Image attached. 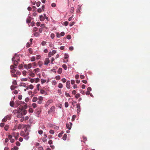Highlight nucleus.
Wrapping results in <instances>:
<instances>
[{"label": "nucleus", "mask_w": 150, "mask_h": 150, "mask_svg": "<svg viewBox=\"0 0 150 150\" xmlns=\"http://www.w3.org/2000/svg\"><path fill=\"white\" fill-rule=\"evenodd\" d=\"M19 137V133L18 132L16 133L13 132L12 133V134L8 136V138L10 140L11 143H13L14 142V140L12 138V137H14L16 140H17Z\"/></svg>", "instance_id": "f257e3e1"}, {"label": "nucleus", "mask_w": 150, "mask_h": 150, "mask_svg": "<svg viewBox=\"0 0 150 150\" xmlns=\"http://www.w3.org/2000/svg\"><path fill=\"white\" fill-rule=\"evenodd\" d=\"M10 69H11V75L13 77H16V70L15 69V68H16V67H15L13 65H11L10 66Z\"/></svg>", "instance_id": "f03ea898"}, {"label": "nucleus", "mask_w": 150, "mask_h": 150, "mask_svg": "<svg viewBox=\"0 0 150 150\" xmlns=\"http://www.w3.org/2000/svg\"><path fill=\"white\" fill-rule=\"evenodd\" d=\"M13 113L14 114H17L16 115L17 117L19 118H21L22 117V113H21V111L19 110H14L13 111Z\"/></svg>", "instance_id": "7ed1b4c3"}, {"label": "nucleus", "mask_w": 150, "mask_h": 150, "mask_svg": "<svg viewBox=\"0 0 150 150\" xmlns=\"http://www.w3.org/2000/svg\"><path fill=\"white\" fill-rule=\"evenodd\" d=\"M25 128H26V129H27V128L29 129V127L28 126H26ZM25 127L24 128V130L25 131V132L26 133V134H27V135L23 136V135H22V133H21V136H24V139H26V140H28L29 139V137L28 136V135H29V133H28V132H26V131H25Z\"/></svg>", "instance_id": "20e7f679"}, {"label": "nucleus", "mask_w": 150, "mask_h": 150, "mask_svg": "<svg viewBox=\"0 0 150 150\" xmlns=\"http://www.w3.org/2000/svg\"><path fill=\"white\" fill-rule=\"evenodd\" d=\"M40 81V79L38 78H31L30 79V81L31 83H33L34 82H35V83H37L38 82Z\"/></svg>", "instance_id": "39448f33"}, {"label": "nucleus", "mask_w": 150, "mask_h": 150, "mask_svg": "<svg viewBox=\"0 0 150 150\" xmlns=\"http://www.w3.org/2000/svg\"><path fill=\"white\" fill-rule=\"evenodd\" d=\"M40 21H42L44 20L45 18L47 19L48 18L46 16V14H44V16H43L42 15L40 16Z\"/></svg>", "instance_id": "423d86ee"}, {"label": "nucleus", "mask_w": 150, "mask_h": 150, "mask_svg": "<svg viewBox=\"0 0 150 150\" xmlns=\"http://www.w3.org/2000/svg\"><path fill=\"white\" fill-rule=\"evenodd\" d=\"M24 68L26 69H28L32 67V64L29 63L28 64H25L24 66Z\"/></svg>", "instance_id": "0eeeda50"}, {"label": "nucleus", "mask_w": 150, "mask_h": 150, "mask_svg": "<svg viewBox=\"0 0 150 150\" xmlns=\"http://www.w3.org/2000/svg\"><path fill=\"white\" fill-rule=\"evenodd\" d=\"M56 53V51L55 50H53L52 52H50L49 53L48 56L49 57H50Z\"/></svg>", "instance_id": "6e6552de"}, {"label": "nucleus", "mask_w": 150, "mask_h": 150, "mask_svg": "<svg viewBox=\"0 0 150 150\" xmlns=\"http://www.w3.org/2000/svg\"><path fill=\"white\" fill-rule=\"evenodd\" d=\"M72 124L71 123L69 122L66 124V127L69 130L70 129L72 126Z\"/></svg>", "instance_id": "1a4fd4ad"}, {"label": "nucleus", "mask_w": 150, "mask_h": 150, "mask_svg": "<svg viewBox=\"0 0 150 150\" xmlns=\"http://www.w3.org/2000/svg\"><path fill=\"white\" fill-rule=\"evenodd\" d=\"M50 60L49 58H46L45 59L44 64L47 65L50 63Z\"/></svg>", "instance_id": "9d476101"}, {"label": "nucleus", "mask_w": 150, "mask_h": 150, "mask_svg": "<svg viewBox=\"0 0 150 150\" xmlns=\"http://www.w3.org/2000/svg\"><path fill=\"white\" fill-rule=\"evenodd\" d=\"M38 103L40 104L42 103V101L43 100V98L42 96H39L38 97Z\"/></svg>", "instance_id": "9b49d317"}, {"label": "nucleus", "mask_w": 150, "mask_h": 150, "mask_svg": "<svg viewBox=\"0 0 150 150\" xmlns=\"http://www.w3.org/2000/svg\"><path fill=\"white\" fill-rule=\"evenodd\" d=\"M19 108V110L21 111V113H22V115H25L27 113V111L25 110H23V109H20V108Z\"/></svg>", "instance_id": "f8f14e48"}, {"label": "nucleus", "mask_w": 150, "mask_h": 150, "mask_svg": "<svg viewBox=\"0 0 150 150\" xmlns=\"http://www.w3.org/2000/svg\"><path fill=\"white\" fill-rule=\"evenodd\" d=\"M53 102L52 100L50 99L46 103V105H49Z\"/></svg>", "instance_id": "ddd939ff"}, {"label": "nucleus", "mask_w": 150, "mask_h": 150, "mask_svg": "<svg viewBox=\"0 0 150 150\" xmlns=\"http://www.w3.org/2000/svg\"><path fill=\"white\" fill-rule=\"evenodd\" d=\"M23 126V125L19 124V125H18L17 127L15 126V129H13V130H15V129H17V128L18 129H21Z\"/></svg>", "instance_id": "4468645a"}, {"label": "nucleus", "mask_w": 150, "mask_h": 150, "mask_svg": "<svg viewBox=\"0 0 150 150\" xmlns=\"http://www.w3.org/2000/svg\"><path fill=\"white\" fill-rule=\"evenodd\" d=\"M15 59V57H13L12 58V60L13 61V64L15 66H17L18 64V62L16 61H14Z\"/></svg>", "instance_id": "2eb2a0df"}, {"label": "nucleus", "mask_w": 150, "mask_h": 150, "mask_svg": "<svg viewBox=\"0 0 150 150\" xmlns=\"http://www.w3.org/2000/svg\"><path fill=\"white\" fill-rule=\"evenodd\" d=\"M40 93L42 94H44L45 96H46L47 95V92L45 91L42 89L40 90Z\"/></svg>", "instance_id": "dca6fc26"}, {"label": "nucleus", "mask_w": 150, "mask_h": 150, "mask_svg": "<svg viewBox=\"0 0 150 150\" xmlns=\"http://www.w3.org/2000/svg\"><path fill=\"white\" fill-rule=\"evenodd\" d=\"M55 107L54 106H52L49 111V113L54 112L55 111Z\"/></svg>", "instance_id": "f3484780"}, {"label": "nucleus", "mask_w": 150, "mask_h": 150, "mask_svg": "<svg viewBox=\"0 0 150 150\" xmlns=\"http://www.w3.org/2000/svg\"><path fill=\"white\" fill-rule=\"evenodd\" d=\"M66 86L67 88L68 89L70 88V81H67L66 83Z\"/></svg>", "instance_id": "a211bd4d"}, {"label": "nucleus", "mask_w": 150, "mask_h": 150, "mask_svg": "<svg viewBox=\"0 0 150 150\" xmlns=\"http://www.w3.org/2000/svg\"><path fill=\"white\" fill-rule=\"evenodd\" d=\"M39 71L40 69L38 68L34 69L33 71V72L35 74H36Z\"/></svg>", "instance_id": "6ab92c4d"}, {"label": "nucleus", "mask_w": 150, "mask_h": 150, "mask_svg": "<svg viewBox=\"0 0 150 150\" xmlns=\"http://www.w3.org/2000/svg\"><path fill=\"white\" fill-rule=\"evenodd\" d=\"M30 89L32 90L34 88V86L32 84H30L28 86Z\"/></svg>", "instance_id": "aec40b11"}, {"label": "nucleus", "mask_w": 150, "mask_h": 150, "mask_svg": "<svg viewBox=\"0 0 150 150\" xmlns=\"http://www.w3.org/2000/svg\"><path fill=\"white\" fill-rule=\"evenodd\" d=\"M69 57V54H64V59H68Z\"/></svg>", "instance_id": "412c9836"}, {"label": "nucleus", "mask_w": 150, "mask_h": 150, "mask_svg": "<svg viewBox=\"0 0 150 150\" xmlns=\"http://www.w3.org/2000/svg\"><path fill=\"white\" fill-rule=\"evenodd\" d=\"M38 99L36 97H34L33 98L32 100V101L33 102H36L38 100Z\"/></svg>", "instance_id": "4be33fe9"}, {"label": "nucleus", "mask_w": 150, "mask_h": 150, "mask_svg": "<svg viewBox=\"0 0 150 150\" xmlns=\"http://www.w3.org/2000/svg\"><path fill=\"white\" fill-rule=\"evenodd\" d=\"M29 75L30 76L32 77H34L35 76V73L34 72L30 73Z\"/></svg>", "instance_id": "5701e85b"}, {"label": "nucleus", "mask_w": 150, "mask_h": 150, "mask_svg": "<svg viewBox=\"0 0 150 150\" xmlns=\"http://www.w3.org/2000/svg\"><path fill=\"white\" fill-rule=\"evenodd\" d=\"M56 37L57 38H60L61 37L60 36V34L58 32L56 33Z\"/></svg>", "instance_id": "b1692460"}, {"label": "nucleus", "mask_w": 150, "mask_h": 150, "mask_svg": "<svg viewBox=\"0 0 150 150\" xmlns=\"http://www.w3.org/2000/svg\"><path fill=\"white\" fill-rule=\"evenodd\" d=\"M55 35L53 33H52L50 35V37L52 39H53L55 37Z\"/></svg>", "instance_id": "393cba45"}, {"label": "nucleus", "mask_w": 150, "mask_h": 150, "mask_svg": "<svg viewBox=\"0 0 150 150\" xmlns=\"http://www.w3.org/2000/svg\"><path fill=\"white\" fill-rule=\"evenodd\" d=\"M62 68H59V69H58V70L57 71L58 73L59 74L61 73L62 72Z\"/></svg>", "instance_id": "a878e982"}, {"label": "nucleus", "mask_w": 150, "mask_h": 150, "mask_svg": "<svg viewBox=\"0 0 150 150\" xmlns=\"http://www.w3.org/2000/svg\"><path fill=\"white\" fill-rule=\"evenodd\" d=\"M58 86L59 88H63V86L62 83H59L58 85Z\"/></svg>", "instance_id": "bb28decb"}, {"label": "nucleus", "mask_w": 150, "mask_h": 150, "mask_svg": "<svg viewBox=\"0 0 150 150\" xmlns=\"http://www.w3.org/2000/svg\"><path fill=\"white\" fill-rule=\"evenodd\" d=\"M21 86L26 87H27V85L25 83H22L21 84Z\"/></svg>", "instance_id": "cd10ccee"}, {"label": "nucleus", "mask_w": 150, "mask_h": 150, "mask_svg": "<svg viewBox=\"0 0 150 150\" xmlns=\"http://www.w3.org/2000/svg\"><path fill=\"white\" fill-rule=\"evenodd\" d=\"M52 127L53 128L56 129V130H57L59 129V127L58 126L53 125L52 126Z\"/></svg>", "instance_id": "c85d7f7f"}, {"label": "nucleus", "mask_w": 150, "mask_h": 150, "mask_svg": "<svg viewBox=\"0 0 150 150\" xmlns=\"http://www.w3.org/2000/svg\"><path fill=\"white\" fill-rule=\"evenodd\" d=\"M35 59V58L34 57H32L30 58V60L31 62H34Z\"/></svg>", "instance_id": "c756f323"}, {"label": "nucleus", "mask_w": 150, "mask_h": 150, "mask_svg": "<svg viewBox=\"0 0 150 150\" xmlns=\"http://www.w3.org/2000/svg\"><path fill=\"white\" fill-rule=\"evenodd\" d=\"M62 67L63 68H64L65 70H66L67 69V67L66 65L63 64L62 66Z\"/></svg>", "instance_id": "7c9ffc66"}, {"label": "nucleus", "mask_w": 150, "mask_h": 150, "mask_svg": "<svg viewBox=\"0 0 150 150\" xmlns=\"http://www.w3.org/2000/svg\"><path fill=\"white\" fill-rule=\"evenodd\" d=\"M27 80H28V79L27 78H22L21 79V81H26Z\"/></svg>", "instance_id": "2f4dec72"}, {"label": "nucleus", "mask_w": 150, "mask_h": 150, "mask_svg": "<svg viewBox=\"0 0 150 150\" xmlns=\"http://www.w3.org/2000/svg\"><path fill=\"white\" fill-rule=\"evenodd\" d=\"M60 78V76L59 75L55 77V79L57 80H59Z\"/></svg>", "instance_id": "473e14b6"}, {"label": "nucleus", "mask_w": 150, "mask_h": 150, "mask_svg": "<svg viewBox=\"0 0 150 150\" xmlns=\"http://www.w3.org/2000/svg\"><path fill=\"white\" fill-rule=\"evenodd\" d=\"M41 83L43 84L44 83H45L46 82V80H45L43 79H41Z\"/></svg>", "instance_id": "72a5a7b5"}, {"label": "nucleus", "mask_w": 150, "mask_h": 150, "mask_svg": "<svg viewBox=\"0 0 150 150\" xmlns=\"http://www.w3.org/2000/svg\"><path fill=\"white\" fill-rule=\"evenodd\" d=\"M14 104V103L13 101H11L10 103V105L11 107H13Z\"/></svg>", "instance_id": "f704fd0d"}, {"label": "nucleus", "mask_w": 150, "mask_h": 150, "mask_svg": "<svg viewBox=\"0 0 150 150\" xmlns=\"http://www.w3.org/2000/svg\"><path fill=\"white\" fill-rule=\"evenodd\" d=\"M41 56L39 55H37L36 56V58L37 59H40L41 58Z\"/></svg>", "instance_id": "c9c22d12"}, {"label": "nucleus", "mask_w": 150, "mask_h": 150, "mask_svg": "<svg viewBox=\"0 0 150 150\" xmlns=\"http://www.w3.org/2000/svg\"><path fill=\"white\" fill-rule=\"evenodd\" d=\"M45 138H43L42 139V141L43 142H45L47 141V139L46 138L47 137V136L46 135H45Z\"/></svg>", "instance_id": "e433bc0d"}, {"label": "nucleus", "mask_w": 150, "mask_h": 150, "mask_svg": "<svg viewBox=\"0 0 150 150\" xmlns=\"http://www.w3.org/2000/svg\"><path fill=\"white\" fill-rule=\"evenodd\" d=\"M57 82L55 80H54L52 82V84L53 85H55L57 84Z\"/></svg>", "instance_id": "4c0bfd02"}, {"label": "nucleus", "mask_w": 150, "mask_h": 150, "mask_svg": "<svg viewBox=\"0 0 150 150\" xmlns=\"http://www.w3.org/2000/svg\"><path fill=\"white\" fill-rule=\"evenodd\" d=\"M40 3H41L40 1H38V2H37V3H36V6L37 7H39L40 6Z\"/></svg>", "instance_id": "58836bf2"}, {"label": "nucleus", "mask_w": 150, "mask_h": 150, "mask_svg": "<svg viewBox=\"0 0 150 150\" xmlns=\"http://www.w3.org/2000/svg\"><path fill=\"white\" fill-rule=\"evenodd\" d=\"M32 105L34 108H35L37 107V104L35 103H33Z\"/></svg>", "instance_id": "ea45409f"}, {"label": "nucleus", "mask_w": 150, "mask_h": 150, "mask_svg": "<svg viewBox=\"0 0 150 150\" xmlns=\"http://www.w3.org/2000/svg\"><path fill=\"white\" fill-rule=\"evenodd\" d=\"M49 132L50 134H53L54 133V131L53 130H51L49 131Z\"/></svg>", "instance_id": "a19ab883"}, {"label": "nucleus", "mask_w": 150, "mask_h": 150, "mask_svg": "<svg viewBox=\"0 0 150 150\" xmlns=\"http://www.w3.org/2000/svg\"><path fill=\"white\" fill-rule=\"evenodd\" d=\"M47 42L46 41H43L42 42L41 44L43 46H45V45L46 44Z\"/></svg>", "instance_id": "79ce46f5"}, {"label": "nucleus", "mask_w": 150, "mask_h": 150, "mask_svg": "<svg viewBox=\"0 0 150 150\" xmlns=\"http://www.w3.org/2000/svg\"><path fill=\"white\" fill-rule=\"evenodd\" d=\"M69 106V104L67 102H66L65 103V107L66 108H67Z\"/></svg>", "instance_id": "37998d69"}, {"label": "nucleus", "mask_w": 150, "mask_h": 150, "mask_svg": "<svg viewBox=\"0 0 150 150\" xmlns=\"http://www.w3.org/2000/svg\"><path fill=\"white\" fill-rule=\"evenodd\" d=\"M67 137V136L66 134H64V137H63V139L64 140H65L66 139V138Z\"/></svg>", "instance_id": "c03bdc74"}, {"label": "nucleus", "mask_w": 150, "mask_h": 150, "mask_svg": "<svg viewBox=\"0 0 150 150\" xmlns=\"http://www.w3.org/2000/svg\"><path fill=\"white\" fill-rule=\"evenodd\" d=\"M43 10L41 8H39L37 10V11L39 13H41Z\"/></svg>", "instance_id": "a18cd8bd"}, {"label": "nucleus", "mask_w": 150, "mask_h": 150, "mask_svg": "<svg viewBox=\"0 0 150 150\" xmlns=\"http://www.w3.org/2000/svg\"><path fill=\"white\" fill-rule=\"evenodd\" d=\"M60 34V36L62 37L64 35L65 33L64 32H62Z\"/></svg>", "instance_id": "49530a36"}, {"label": "nucleus", "mask_w": 150, "mask_h": 150, "mask_svg": "<svg viewBox=\"0 0 150 150\" xmlns=\"http://www.w3.org/2000/svg\"><path fill=\"white\" fill-rule=\"evenodd\" d=\"M23 68V65L22 64H20L18 66V68L19 69H21Z\"/></svg>", "instance_id": "de8ad7c7"}, {"label": "nucleus", "mask_w": 150, "mask_h": 150, "mask_svg": "<svg viewBox=\"0 0 150 150\" xmlns=\"http://www.w3.org/2000/svg\"><path fill=\"white\" fill-rule=\"evenodd\" d=\"M8 125H6L4 127V129L7 131L8 129Z\"/></svg>", "instance_id": "09e8293b"}, {"label": "nucleus", "mask_w": 150, "mask_h": 150, "mask_svg": "<svg viewBox=\"0 0 150 150\" xmlns=\"http://www.w3.org/2000/svg\"><path fill=\"white\" fill-rule=\"evenodd\" d=\"M76 117V116L75 115H73L72 117V121L74 120Z\"/></svg>", "instance_id": "8fccbe9b"}, {"label": "nucleus", "mask_w": 150, "mask_h": 150, "mask_svg": "<svg viewBox=\"0 0 150 150\" xmlns=\"http://www.w3.org/2000/svg\"><path fill=\"white\" fill-rule=\"evenodd\" d=\"M63 82V83H65L66 81V79L64 78H63L61 80Z\"/></svg>", "instance_id": "3c124183"}, {"label": "nucleus", "mask_w": 150, "mask_h": 150, "mask_svg": "<svg viewBox=\"0 0 150 150\" xmlns=\"http://www.w3.org/2000/svg\"><path fill=\"white\" fill-rule=\"evenodd\" d=\"M38 64L39 67H41L42 65V63L41 62H39Z\"/></svg>", "instance_id": "603ef678"}, {"label": "nucleus", "mask_w": 150, "mask_h": 150, "mask_svg": "<svg viewBox=\"0 0 150 150\" xmlns=\"http://www.w3.org/2000/svg\"><path fill=\"white\" fill-rule=\"evenodd\" d=\"M80 94L79 93H77L76 94L75 96V97L76 98H78L79 97Z\"/></svg>", "instance_id": "864d4df0"}, {"label": "nucleus", "mask_w": 150, "mask_h": 150, "mask_svg": "<svg viewBox=\"0 0 150 150\" xmlns=\"http://www.w3.org/2000/svg\"><path fill=\"white\" fill-rule=\"evenodd\" d=\"M33 110L32 108H30L29 110V111L30 113H32L33 112Z\"/></svg>", "instance_id": "5fc2aeb1"}, {"label": "nucleus", "mask_w": 150, "mask_h": 150, "mask_svg": "<svg viewBox=\"0 0 150 150\" xmlns=\"http://www.w3.org/2000/svg\"><path fill=\"white\" fill-rule=\"evenodd\" d=\"M27 72L25 71H23L22 73L23 75L25 76L26 75Z\"/></svg>", "instance_id": "6e6d98bb"}, {"label": "nucleus", "mask_w": 150, "mask_h": 150, "mask_svg": "<svg viewBox=\"0 0 150 150\" xmlns=\"http://www.w3.org/2000/svg\"><path fill=\"white\" fill-rule=\"evenodd\" d=\"M68 60L67 59H64L63 60V62L64 63H67V62H68Z\"/></svg>", "instance_id": "4d7b16f0"}, {"label": "nucleus", "mask_w": 150, "mask_h": 150, "mask_svg": "<svg viewBox=\"0 0 150 150\" xmlns=\"http://www.w3.org/2000/svg\"><path fill=\"white\" fill-rule=\"evenodd\" d=\"M51 63L52 64H53V62L54 61V59L53 58V57H52V58H51Z\"/></svg>", "instance_id": "13d9d810"}, {"label": "nucleus", "mask_w": 150, "mask_h": 150, "mask_svg": "<svg viewBox=\"0 0 150 150\" xmlns=\"http://www.w3.org/2000/svg\"><path fill=\"white\" fill-rule=\"evenodd\" d=\"M49 46L50 47H52L53 46V44L52 43V42H50L49 43Z\"/></svg>", "instance_id": "bf43d9fd"}, {"label": "nucleus", "mask_w": 150, "mask_h": 150, "mask_svg": "<svg viewBox=\"0 0 150 150\" xmlns=\"http://www.w3.org/2000/svg\"><path fill=\"white\" fill-rule=\"evenodd\" d=\"M7 120V119H6V117H4V118L2 119V121L3 122H6V121Z\"/></svg>", "instance_id": "052dcab7"}, {"label": "nucleus", "mask_w": 150, "mask_h": 150, "mask_svg": "<svg viewBox=\"0 0 150 150\" xmlns=\"http://www.w3.org/2000/svg\"><path fill=\"white\" fill-rule=\"evenodd\" d=\"M16 75L17 74L18 75H19L21 74V72L18 71H16Z\"/></svg>", "instance_id": "680f3d73"}, {"label": "nucleus", "mask_w": 150, "mask_h": 150, "mask_svg": "<svg viewBox=\"0 0 150 150\" xmlns=\"http://www.w3.org/2000/svg\"><path fill=\"white\" fill-rule=\"evenodd\" d=\"M87 90L88 91L90 92L91 91V88L90 87H88V88Z\"/></svg>", "instance_id": "e2e57ef3"}, {"label": "nucleus", "mask_w": 150, "mask_h": 150, "mask_svg": "<svg viewBox=\"0 0 150 150\" xmlns=\"http://www.w3.org/2000/svg\"><path fill=\"white\" fill-rule=\"evenodd\" d=\"M15 87L14 86H12L11 87V89L12 90H13L15 89Z\"/></svg>", "instance_id": "0e129e2a"}, {"label": "nucleus", "mask_w": 150, "mask_h": 150, "mask_svg": "<svg viewBox=\"0 0 150 150\" xmlns=\"http://www.w3.org/2000/svg\"><path fill=\"white\" fill-rule=\"evenodd\" d=\"M67 39L70 40L71 38V36L70 35H68L67 36Z\"/></svg>", "instance_id": "69168bd1"}, {"label": "nucleus", "mask_w": 150, "mask_h": 150, "mask_svg": "<svg viewBox=\"0 0 150 150\" xmlns=\"http://www.w3.org/2000/svg\"><path fill=\"white\" fill-rule=\"evenodd\" d=\"M43 133V131L42 130H40L38 131V133L40 134H42Z\"/></svg>", "instance_id": "338daca9"}, {"label": "nucleus", "mask_w": 150, "mask_h": 150, "mask_svg": "<svg viewBox=\"0 0 150 150\" xmlns=\"http://www.w3.org/2000/svg\"><path fill=\"white\" fill-rule=\"evenodd\" d=\"M43 149L42 146L39 147L38 148V150H43Z\"/></svg>", "instance_id": "774afa93"}]
</instances>
